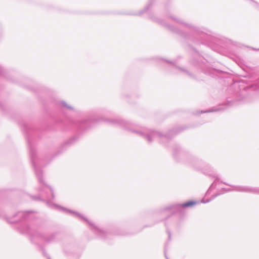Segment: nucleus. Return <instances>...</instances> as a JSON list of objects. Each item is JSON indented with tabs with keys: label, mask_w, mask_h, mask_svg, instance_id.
<instances>
[{
	"label": "nucleus",
	"mask_w": 259,
	"mask_h": 259,
	"mask_svg": "<svg viewBox=\"0 0 259 259\" xmlns=\"http://www.w3.org/2000/svg\"><path fill=\"white\" fill-rule=\"evenodd\" d=\"M190 163L197 169H200L203 173L209 177L215 179L213 183L209 187L201 202L203 203H208L218 196L229 191H235L241 192L259 194V187H251L245 186H232V189H226L220 187L223 182L220 181L217 175L212 170V168L208 165H203L201 161L197 159H193L190 161Z\"/></svg>",
	"instance_id": "1"
},
{
	"label": "nucleus",
	"mask_w": 259,
	"mask_h": 259,
	"mask_svg": "<svg viewBox=\"0 0 259 259\" xmlns=\"http://www.w3.org/2000/svg\"><path fill=\"white\" fill-rule=\"evenodd\" d=\"M33 215L31 211H19L13 218L8 220V222L11 224L22 222L20 223L18 230L21 233L29 235L31 241L34 243H50L54 241L56 234H53L46 236L36 230L37 228L34 224L29 222L33 219Z\"/></svg>",
	"instance_id": "2"
},
{
	"label": "nucleus",
	"mask_w": 259,
	"mask_h": 259,
	"mask_svg": "<svg viewBox=\"0 0 259 259\" xmlns=\"http://www.w3.org/2000/svg\"><path fill=\"white\" fill-rule=\"evenodd\" d=\"M104 120L106 122L114 124H118L122 127L132 131L133 133L137 134V135L142 136V137L146 139L149 143L152 142L155 140H158L160 142L164 143L165 142L168 141L171 138L170 136V133L166 135H162L159 132L152 131L148 128H144L142 131L135 130L132 128L131 123L123 120L121 119H107L101 118L98 120Z\"/></svg>",
	"instance_id": "3"
},
{
	"label": "nucleus",
	"mask_w": 259,
	"mask_h": 259,
	"mask_svg": "<svg viewBox=\"0 0 259 259\" xmlns=\"http://www.w3.org/2000/svg\"><path fill=\"white\" fill-rule=\"evenodd\" d=\"M28 144L29 148V153L31 161L33 166L34 169L37 179L42 185L40 190V193L41 195L46 198V199H49L50 198L49 194L51 195V198L54 199L55 197L54 194L53 189L51 187L47 186L45 184V182L42 179V172L41 169L39 168L42 165V163L39 158H38L36 156V153L35 150L32 147L31 144L29 140H28Z\"/></svg>",
	"instance_id": "4"
},
{
	"label": "nucleus",
	"mask_w": 259,
	"mask_h": 259,
	"mask_svg": "<svg viewBox=\"0 0 259 259\" xmlns=\"http://www.w3.org/2000/svg\"><path fill=\"white\" fill-rule=\"evenodd\" d=\"M170 19L175 21L177 23L181 25V28L188 31L191 34V39L196 42H204V39L207 37L206 34L200 28L196 27L191 24L184 22L183 20L170 17Z\"/></svg>",
	"instance_id": "5"
},
{
	"label": "nucleus",
	"mask_w": 259,
	"mask_h": 259,
	"mask_svg": "<svg viewBox=\"0 0 259 259\" xmlns=\"http://www.w3.org/2000/svg\"><path fill=\"white\" fill-rule=\"evenodd\" d=\"M47 205L51 208L62 210L63 211L69 212L71 214H72L74 216H76L81 219L84 220L90 226V229L99 237L104 238L106 237V232L103 230L101 229L97 226H96L94 224H93L91 221H89L88 219L84 217L81 214L75 211H73L72 210H68L64 207H61L60 206L57 205L55 204H54L52 202L50 201H47Z\"/></svg>",
	"instance_id": "6"
},
{
	"label": "nucleus",
	"mask_w": 259,
	"mask_h": 259,
	"mask_svg": "<svg viewBox=\"0 0 259 259\" xmlns=\"http://www.w3.org/2000/svg\"><path fill=\"white\" fill-rule=\"evenodd\" d=\"M197 203L196 201H190L182 204L175 203L165 207L163 208V211L170 210L172 213L179 212L181 211L182 208L191 206Z\"/></svg>",
	"instance_id": "7"
},
{
	"label": "nucleus",
	"mask_w": 259,
	"mask_h": 259,
	"mask_svg": "<svg viewBox=\"0 0 259 259\" xmlns=\"http://www.w3.org/2000/svg\"><path fill=\"white\" fill-rule=\"evenodd\" d=\"M95 119H88L83 120L78 123L79 127L81 129H86L91 126L93 123L95 122Z\"/></svg>",
	"instance_id": "8"
},
{
	"label": "nucleus",
	"mask_w": 259,
	"mask_h": 259,
	"mask_svg": "<svg viewBox=\"0 0 259 259\" xmlns=\"http://www.w3.org/2000/svg\"><path fill=\"white\" fill-rule=\"evenodd\" d=\"M159 23L160 24H161V25L165 26V27H167V28L170 30V31L174 32H175V33H177L180 35H183L184 36H186V35L184 34L183 32H182L181 31H180V30L174 27L173 26H171V25H168L164 21H159Z\"/></svg>",
	"instance_id": "9"
},
{
	"label": "nucleus",
	"mask_w": 259,
	"mask_h": 259,
	"mask_svg": "<svg viewBox=\"0 0 259 259\" xmlns=\"http://www.w3.org/2000/svg\"><path fill=\"white\" fill-rule=\"evenodd\" d=\"M60 105H61L63 107H65L68 109H70V110H73V108L71 106H69L67 104V103L65 102V101H61L60 103Z\"/></svg>",
	"instance_id": "10"
},
{
	"label": "nucleus",
	"mask_w": 259,
	"mask_h": 259,
	"mask_svg": "<svg viewBox=\"0 0 259 259\" xmlns=\"http://www.w3.org/2000/svg\"><path fill=\"white\" fill-rule=\"evenodd\" d=\"M180 70L183 72H184V73H186L187 74H188L189 76H191V74H190L189 72H188L187 71L183 69H181V68H180Z\"/></svg>",
	"instance_id": "11"
},
{
	"label": "nucleus",
	"mask_w": 259,
	"mask_h": 259,
	"mask_svg": "<svg viewBox=\"0 0 259 259\" xmlns=\"http://www.w3.org/2000/svg\"><path fill=\"white\" fill-rule=\"evenodd\" d=\"M218 110H208V111H201V113L210 112H213V111H218Z\"/></svg>",
	"instance_id": "12"
},
{
	"label": "nucleus",
	"mask_w": 259,
	"mask_h": 259,
	"mask_svg": "<svg viewBox=\"0 0 259 259\" xmlns=\"http://www.w3.org/2000/svg\"><path fill=\"white\" fill-rule=\"evenodd\" d=\"M167 233L168 234V240H170V237H171V234L170 233V232L168 230H167Z\"/></svg>",
	"instance_id": "13"
},
{
	"label": "nucleus",
	"mask_w": 259,
	"mask_h": 259,
	"mask_svg": "<svg viewBox=\"0 0 259 259\" xmlns=\"http://www.w3.org/2000/svg\"><path fill=\"white\" fill-rule=\"evenodd\" d=\"M3 72H4V70L3 69L2 67L0 66V75H2L3 74Z\"/></svg>",
	"instance_id": "14"
},
{
	"label": "nucleus",
	"mask_w": 259,
	"mask_h": 259,
	"mask_svg": "<svg viewBox=\"0 0 259 259\" xmlns=\"http://www.w3.org/2000/svg\"><path fill=\"white\" fill-rule=\"evenodd\" d=\"M251 2L253 3H255L254 1H253L252 0H250Z\"/></svg>",
	"instance_id": "15"
},
{
	"label": "nucleus",
	"mask_w": 259,
	"mask_h": 259,
	"mask_svg": "<svg viewBox=\"0 0 259 259\" xmlns=\"http://www.w3.org/2000/svg\"><path fill=\"white\" fill-rule=\"evenodd\" d=\"M148 8H148V7H146L145 8V9H146V10H147V9H148Z\"/></svg>",
	"instance_id": "16"
},
{
	"label": "nucleus",
	"mask_w": 259,
	"mask_h": 259,
	"mask_svg": "<svg viewBox=\"0 0 259 259\" xmlns=\"http://www.w3.org/2000/svg\"><path fill=\"white\" fill-rule=\"evenodd\" d=\"M170 63H171V64H174V62H170Z\"/></svg>",
	"instance_id": "17"
}]
</instances>
